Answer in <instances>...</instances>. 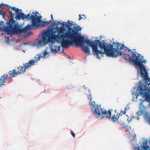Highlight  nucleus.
Listing matches in <instances>:
<instances>
[{"instance_id":"obj_1","label":"nucleus","mask_w":150,"mask_h":150,"mask_svg":"<svg viewBox=\"0 0 150 150\" xmlns=\"http://www.w3.org/2000/svg\"><path fill=\"white\" fill-rule=\"evenodd\" d=\"M6 6H8L10 9L9 12L11 17L13 18L15 15V13L12 12L13 11H15L17 14L15 17L16 20H20L21 19L23 20L25 19H28L31 20L32 23V25H29L28 24L25 28H22L21 26L16 23L15 20L13 18H11L7 23V26L3 28V30L6 32L7 34L11 35H21L22 33H25L29 30L38 27L40 24L42 16H38V12H33L31 16L29 14L25 15L23 13L20 12L21 11V10H19L18 8H16L15 7H11L8 5H6Z\"/></svg>"},{"instance_id":"obj_2","label":"nucleus","mask_w":150,"mask_h":150,"mask_svg":"<svg viewBox=\"0 0 150 150\" xmlns=\"http://www.w3.org/2000/svg\"><path fill=\"white\" fill-rule=\"evenodd\" d=\"M57 25H62V26L58 28L57 34L55 35V31L52 28L50 30V32L52 35V38L57 42L60 41L62 47L64 48H67L69 45L74 43H77L81 36L79 31L81 30V28L78 25L72 29L69 27V25L66 23H62L58 21Z\"/></svg>"},{"instance_id":"obj_3","label":"nucleus","mask_w":150,"mask_h":150,"mask_svg":"<svg viewBox=\"0 0 150 150\" xmlns=\"http://www.w3.org/2000/svg\"><path fill=\"white\" fill-rule=\"evenodd\" d=\"M83 42H85L92 47L93 54L96 55L98 58H101L104 54L112 57H116L122 54L121 52L118 50V47L120 45L118 42L114 43L115 48H113L112 45L108 44L104 41L101 42L97 40L94 42L86 39L83 36L81 35L76 45H81Z\"/></svg>"},{"instance_id":"obj_4","label":"nucleus","mask_w":150,"mask_h":150,"mask_svg":"<svg viewBox=\"0 0 150 150\" xmlns=\"http://www.w3.org/2000/svg\"><path fill=\"white\" fill-rule=\"evenodd\" d=\"M132 58L129 55L125 54L124 59L139 68L141 76L143 78V80L145 81V84L149 85L150 84V78L149 77L146 68L142 64L143 63H145L146 60L143 59V57L139 54H138V55H137L134 52H132Z\"/></svg>"},{"instance_id":"obj_5","label":"nucleus","mask_w":150,"mask_h":150,"mask_svg":"<svg viewBox=\"0 0 150 150\" xmlns=\"http://www.w3.org/2000/svg\"><path fill=\"white\" fill-rule=\"evenodd\" d=\"M47 48L43 53H41L40 55H39L35 60L32 59L30 60L28 62L24 64L22 66H19L17 68V71L16 69H14L12 71H9L8 73L10 77H15L18 75L24 73L26 69L35 65L36 61L40 60L41 58H45L48 57L50 53L47 52Z\"/></svg>"},{"instance_id":"obj_6","label":"nucleus","mask_w":150,"mask_h":150,"mask_svg":"<svg viewBox=\"0 0 150 150\" xmlns=\"http://www.w3.org/2000/svg\"><path fill=\"white\" fill-rule=\"evenodd\" d=\"M92 110L93 108H94V111L93 112V114L95 115L96 117L98 118L100 117L102 118L104 117V115L106 116L107 118L110 119L111 118L113 122H115L118 120L120 115H122V114L120 113H116V115H114L111 117V112L112 110H109L108 111L106 110H103L100 105H95L94 102L91 101L89 104Z\"/></svg>"},{"instance_id":"obj_7","label":"nucleus","mask_w":150,"mask_h":150,"mask_svg":"<svg viewBox=\"0 0 150 150\" xmlns=\"http://www.w3.org/2000/svg\"><path fill=\"white\" fill-rule=\"evenodd\" d=\"M52 35L48 30H45L43 33L42 37L41 39L38 40V46H41L43 43L46 44L48 42L51 41L52 40H54L52 38Z\"/></svg>"},{"instance_id":"obj_8","label":"nucleus","mask_w":150,"mask_h":150,"mask_svg":"<svg viewBox=\"0 0 150 150\" xmlns=\"http://www.w3.org/2000/svg\"><path fill=\"white\" fill-rule=\"evenodd\" d=\"M8 77V75L6 74L1 76L0 78V87H2L5 85Z\"/></svg>"},{"instance_id":"obj_9","label":"nucleus","mask_w":150,"mask_h":150,"mask_svg":"<svg viewBox=\"0 0 150 150\" xmlns=\"http://www.w3.org/2000/svg\"><path fill=\"white\" fill-rule=\"evenodd\" d=\"M137 150H150V147L147 145V141H145L143 143V145L141 147H138Z\"/></svg>"},{"instance_id":"obj_10","label":"nucleus","mask_w":150,"mask_h":150,"mask_svg":"<svg viewBox=\"0 0 150 150\" xmlns=\"http://www.w3.org/2000/svg\"><path fill=\"white\" fill-rule=\"evenodd\" d=\"M85 42H82V45H77L76 43H74L73 44L71 45H74L75 44H76V45L77 46H81L82 47V50L83 51L86 53H89L90 54V49L89 48V47H88V46H83V45L84 43Z\"/></svg>"},{"instance_id":"obj_11","label":"nucleus","mask_w":150,"mask_h":150,"mask_svg":"<svg viewBox=\"0 0 150 150\" xmlns=\"http://www.w3.org/2000/svg\"><path fill=\"white\" fill-rule=\"evenodd\" d=\"M53 45H51L50 47V49L51 50L52 52L54 54H56L57 53L58 51L60 50V47L59 46L57 47V49L55 48V49H53L52 48Z\"/></svg>"},{"instance_id":"obj_12","label":"nucleus","mask_w":150,"mask_h":150,"mask_svg":"<svg viewBox=\"0 0 150 150\" xmlns=\"http://www.w3.org/2000/svg\"><path fill=\"white\" fill-rule=\"evenodd\" d=\"M122 125L126 129L127 132H129L130 130L131 129V127L129 126L125 125V124H122Z\"/></svg>"},{"instance_id":"obj_13","label":"nucleus","mask_w":150,"mask_h":150,"mask_svg":"<svg viewBox=\"0 0 150 150\" xmlns=\"http://www.w3.org/2000/svg\"><path fill=\"white\" fill-rule=\"evenodd\" d=\"M79 21H80L81 19L84 20L86 18V16L84 14H79Z\"/></svg>"},{"instance_id":"obj_14","label":"nucleus","mask_w":150,"mask_h":150,"mask_svg":"<svg viewBox=\"0 0 150 150\" xmlns=\"http://www.w3.org/2000/svg\"><path fill=\"white\" fill-rule=\"evenodd\" d=\"M119 44L120 45L118 47V50H119L120 52H121V53H122V52L121 51H120V50H121L123 49H124L125 48V45L123 44H122L121 45V44Z\"/></svg>"},{"instance_id":"obj_15","label":"nucleus","mask_w":150,"mask_h":150,"mask_svg":"<svg viewBox=\"0 0 150 150\" xmlns=\"http://www.w3.org/2000/svg\"><path fill=\"white\" fill-rule=\"evenodd\" d=\"M41 24V26L43 27L46 26L47 25L45 21H42Z\"/></svg>"},{"instance_id":"obj_16","label":"nucleus","mask_w":150,"mask_h":150,"mask_svg":"<svg viewBox=\"0 0 150 150\" xmlns=\"http://www.w3.org/2000/svg\"><path fill=\"white\" fill-rule=\"evenodd\" d=\"M127 107L125 108V110L123 112L121 111L120 113L121 114V113H122V114H123L125 115L126 114V112L127 111Z\"/></svg>"},{"instance_id":"obj_17","label":"nucleus","mask_w":150,"mask_h":150,"mask_svg":"<svg viewBox=\"0 0 150 150\" xmlns=\"http://www.w3.org/2000/svg\"><path fill=\"white\" fill-rule=\"evenodd\" d=\"M71 135H72V136L73 137H74L75 136V135L74 133V132H73L72 131H71Z\"/></svg>"},{"instance_id":"obj_18","label":"nucleus","mask_w":150,"mask_h":150,"mask_svg":"<svg viewBox=\"0 0 150 150\" xmlns=\"http://www.w3.org/2000/svg\"><path fill=\"white\" fill-rule=\"evenodd\" d=\"M52 22V21L51 20H50L49 21H45L46 23V25L49 24L51 22Z\"/></svg>"},{"instance_id":"obj_19","label":"nucleus","mask_w":150,"mask_h":150,"mask_svg":"<svg viewBox=\"0 0 150 150\" xmlns=\"http://www.w3.org/2000/svg\"><path fill=\"white\" fill-rule=\"evenodd\" d=\"M5 13V12H3V11L2 10H0V15H1V14H2L3 13Z\"/></svg>"},{"instance_id":"obj_20","label":"nucleus","mask_w":150,"mask_h":150,"mask_svg":"<svg viewBox=\"0 0 150 150\" xmlns=\"http://www.w3.org/2000/svg\"><path fill=\"white\" fill-rule=\"evenodd\" d=\"M136 135L135 134L134 135L133 137V139H132V140H133V139L135 140L136 139Z\"/></svg>"},{"instance_id":"obj_21","label":"nucleus","mask_w":150,"mask_h":150,"mask_svg":"<svg viewBox=\"0 0 150 150\" xmlns=\"http://www.w3.org/2000/svg\"><path fill=\"white\" fill-rule=\"evenodd\" d=\"M68 23L70 24V25H72V22H70L69 20H68V21H67Z\"/></svg>"},{"instance_id":"obj_22","label":"nucleus","mask_w":150,"mask_h":150,"mask_svg":"<svg viewBox=\"0 0 150 150\" xmlns=\"http://www.w3.org/2000/svg\"><path fill=\"white\" fill-rule=\"evenodd\" d=\"M127 51L128 52H130L131 53H132V52H132V51L131 50L129 49V48H127Z\"/></svg>"},{"instance_id":"obj_23","label":"nucleus","mask_w":150,"mask_h":150,"mask_svg":"<svg viewBox=\"0 0 150 150\" xmlns=\"http://www.w3.org/2000/svg\"><path fill=\"white\" fill-rule=\"evenodd\" d=\"M1 15H2V17H3V18H4L5 17V15H4V13H3Z\"/></svg>"},{"instance_id":"obj_24","label":"nucleus","mask_w":150,"mask_h":150,"mask_svg":"<svg viewBox=\"0 0 150 150\" xmlns=\"http://www.w3.org/2000/svg\"><path fill=\"white\" fill-rule=\"evenodd\" d=\"M89 96H90V100H92V98L91 95V94H90L89 95Z\"/></svg>"},{"instance_id":"obj_25","label":"nucleus","mask_w":150,"mask_h":150,"mask_svg":"<svg viewBox=\"0 0 150 150\" xmlns=\"http://www.w3.org/2000/svg\"><path fill=\"white\" fill-rule=\"evenodd\" d=\"M51 19H52V20H53V16H52V14H51Z\"/></svg>"},{"instance_id":"obj_26","label":"nucleus","mask_w":150,"mask_h":150,"mask_svg":"<svg viewBox=\"0 0 150 150\" xmlns=\"http://www.w3.org/2000/svg\"><path fill=\"white\" fill-rule=\"evenodd\" d=\"M115 112H116V110H115Z\"/></svg>"},{"instance_id":"obj_27","label":"nucleus","mask_w":150,"mask_h":150,"mask_svg":"<svg viewBox=\"0 0 150 150\" xmlns=\"http://www.w3.org/2000/svg\"><path fill=\"white\" fill-rule=\"evenodd\" d=\"M1 22L2 23H3V21H1Z\"/></svg>"}]
</instances>
